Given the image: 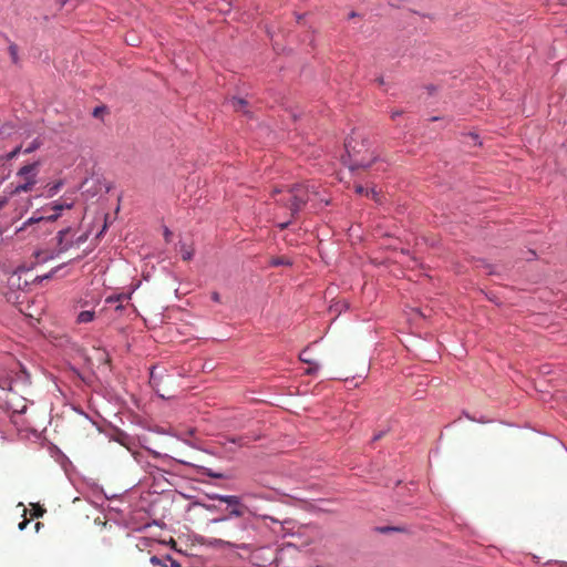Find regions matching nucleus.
<instances>
[{
  "mask_svg": "<svg viewBox=\"0 0 567 567\" xmlns=\"http://www.w3.org/2000/svg\"><path fill=\"white\" fill-rule=\"evenodd\" d=\"M315 190L310 189L309 185L296 184L286 189L274 190L275 200L277 204L287 207L290 212L291 218H295L303 206L311 199V195H316Z\"/></svg>",
  "mask_w": 567,
  "mask_h": 567,
  "instance_id": "nucleus-1",
  "label": "nucleus"
},
{
  "mask_svg": "<svg viewBox=\"0 0 567 567\" xmlns=\"http://www.w3.org/2000/svg\"><path fill=\"white\" fill-rule=\"evenodd\" d=\"M347 164L350 169L365 168L374 162V154L368 140L352 135L344 143Z\"/></svg>",
  "mask_w": 567,
  "mask_h": 567,
  "instance_id": "nucleus-2",
  "label": "nucleus"
},
{
  "mask_svg": "<svg viewBox=\"0 0 567 567\" xmlns=\"http://www.w3.org/2000/svg\"><path fill=\"white\" fill-rule=\"evenodd\" d=\"M73 207V203H66V202H54L51 205H48L42 208L43 213L40 215V212H35L32 217H30L28 220H25L20 228V230L25 229L27 227L38 224H48V223H54L60 216L61 212L63 209H71Z\"/></svg>",
  "mask_w": 567,
  "mask_h": 567,
  "instance_id": "nucleus-3",
  "label": "nucleus"
},
{
  "mask_svg": "<svg viewBox=\"0 0 567 567\" xmlns=\"http://www.w3.org/2000/svg\"><path fill=\"white\" fill-rule=\"evenodd\" d=\"M39 168L40 162H34L20 167L16 174L20 179V183L13 186L11 195H20L22 193L31 192L38 183Z\"/></svg>",
  "mask_w": 567,
  "mask_h": 567,
  "instance_id": "nucleus-4",
  "label": "nucleus"
},
{
  "mask_svg": "<svg viewBox=\"0 0 567 567\" xmlns=\"http://www.w3.org/2000/svg\"><path fill=\"white\" fill-rule=\"evenodd\" d=\"M76 231L73 227L68 226L56 234V254H63L74 247Z\"/></svg>",
  "mask_w": 567,
  "mask_h": 567,
  "instance_id": "nucleus-5",
  "label": "nucleus"
},
{
  "mask_svg": "<svg viewBox=\"0 0 567 567\" xmlns=\"http://www.w3.org/2000/svg\"><path fill=\"white\" fill-rule=\"evenodd\" d=\"M210 498L233 506V509L230 511V516L241 517L245 514V506L240 504V499L236 495L215 494L210 496Z\"/></svg>",
  "mask_w": 567,
  "mask_h": 567,
  "instance_id": "nucleus-6",
  "label": "nucleus"
},
{
  "mask_svg": "<svg viewBox=\"0 0 567 567\" xmlns=\"http://www.w3.org/2000/svg\"><path fill=\"white\" fill-rule=\"evenodd\" d=\"M229 103L231 104V107L236 112H243L244 114H248L247 111V101L240 97H233Z\"/></svg>",
  "mask_w": 567,
  "mask_h": 567,
  "instance_id": "nucleus-7",
  "label": "nucleus"
},
{
  "mask_svg": "<svg viewBox=\"0 0 567 567\" xmlns=\"http://www.w3.org/2000/svg\"><path fill=\"white\" fill-rule=\"evenodd\" d=\"M300 360L305 363H308L309 364V368L307 369V374H312L315 373L318 369H319V365L313 362L309 357H308V351L307 350H303L300 355H299Z\"/></svg>",
  "mask_w": 567,
  "mask_h": 567,
  "instance_id": "nucleus-8",
  "label": "nucleus"
},
{
  "mask_svg": "<svg viewBox=\"0 0 567 567\" xmlns=\"http://www.w3.org/2000/svg\"><path fill=\"white\" fill-rule=\"evenodd\" d=\"M94 316H95L94 311L84 310L78 315L76 321L79 323H89V322L93 321Z\"/></svg>",
  "mask_w": 567,
  "mask_h": 567,
  "instance_id": "nucleus-9",
  "label": "nucleus"
},
{
  "mask_svg": "<svg viewBox=\"0 0 567 567\" xmlns=\"http://www.w3.org/2000/svg\"><path fill=\"white\" fill-rule=\"evenodd\" d=\"M62 186H63V182L62 181H56L54 183L48 184V196L49 197L55 196L59 193V190L61 189Z\"/></svg>",
  "mask_w": 567,
  "mask_h": 567,
  "instance_id": "nucleus-10",
  "label": "nucleus"
},
{
  "mask_svg": "<svg viewBox=\"0 0 567 567\" xmlns=\"http://www.w3.org/2000/svg\"><path fill=\"white\" fill-rule=\"evenodd\" d=\"M181 255H182V259L183 260L188 261L194 256V249L188 247V246H186V245H183L181 247Z\"/></svg>",
  "mask_w": 567,
  "mask_h": 567,
  "instance_id": "nucleus-11",
  "label": "nucleus"
},
{
  "mask_svg": "<svg viewBox=\"0 0 567 567\" xmlns=\"http://www.w3.org/2000/svg\"><path fill=\"white\" fill-rule=\"evenodd\" d=\"M45 513V509L39 505V504H32V511H31V516L32 517H35V518H39V517H42Z\"/></svg>",
  "mask_w": 567,
  "mask_h": 567,
  "instance_id": "nucleus-12",
  "label": "nucleus"
},
{
  "mask_svg": "<svg viewBox=\"0 0 567 567\" xmlns=\"http://www.w3.org/2000/svg\"><path fill=\"white\" fill-rule=\"evenodd\" d=\"M150 561L153 566H159V567H168L167 565V560H165V557L164 558H159L157 556H152L150 558Z\"/></svg>",
  "mask_w": 567,
  "mask_h": 567,
  "instance_id": "nucleus-13",
  "label": "nucleus"
},
{
  "mask_svg": "<svg viewBox=\"0 0 567 567\" xmlns=\"http://www.w3.org/2000/svg\"><path fill=\"white\" fill-rule=\"evenodd\" d=\"M41 143L38 141V140H34L25 150H24V153L25 154H30L32 152H34L35 150H38L40 147Z\"/></svg>",
  "mask_w": 567,
  "mask_h": 567,
  "instance_id": "nucleus-14",
  "label": "nucleus"
},
{
  "mask_svg": "<svg viewBox=\"0 0 567 567\" xmlns=\"http://www.w3.org/2000/svg\"><path fill=\"white\" fill-rule=\"evenodd\" d=\"M9 52L12 58V61L17 62L18 61V47L16 44H11L9 47Z\"/></svg>",
  "mask_w": 567,
  "mask_h": 567,
  "instance_id": "nucleus-15",
  "label": "nucleus"
},
{
  "mask_svg": "<svg viewBox=\"0 0 567 567\" xmlns=\"http://www.w3.org/2000/svg\"><path fill=\"white\" fill-rule=\"evenodd\" d=\"M20 151H21V146L16 147L12 152H10L6 156H3L4 162L13 159L20 153Z\"/></svg>",
  "mask_w": 567,
  "mask_h": 567,
  "instance_id": "nucleus-16",
  "label": "nucleus"
},
{
  "mask_svg": "<svg viewBox=\"0 0 567 567\" xmlns=\"http://www.w3.org/2000/svg\"><path fill=\"white\" fill-rule=\"evenodd\" d=\"M74 240H75L74 246L80 247L82 244H84L87 240V235L86 234L80 235V236L75 237Z\"/></svg>",
  "mask_w": 567,
  "mask_h": 567,
  "instance_id": "nucleus-17",
  "label": "nucleus"
},
{
  "mask_svg": "<svg viewBox=\"0 0 567 567\" xmlns=\"http://www.w3.org/2000/svg\"><path fill=\"white\" fill-rule=\"evenodd\" d=\"M272 265L274 266L291 265V262L288 259L284 258V257H278V258L272 260Z\"/></svg>",
  "mask_w": 567,
  "mask_h": 567,
  "instance_id": "nucleus-18",
  "label": "nucleus"
},
{
  "mask_svg": "<svg viewBox=\"0 0 567 567\" xmlns=\"http://www.w3.org/2000/svg\"><path fill=\"white\" fill-rule=\"evenodd\" d=\"M354 190L359 195L369 196V189L363 187L362 185H355Z\"/></svg>",
  "mask_w": 567,
  "mask_h": 567,
  "instance_id": "nucleus-19",
  "label": "nucleus"
},
{
  "mask_svg": "<svg viewBox=\"0 0 567 567\" xmlns=\"http://www.w3.org/2000/svg\"><path fill=\"white\" fill-rule=\"evenodd\" d=\"M165 560L171 564V567H182L181 564L169 555L165 556Z\"/></svg>",
  "mask_w": 567,
  "mask_h": 567,
  "instance_id": "nucleus-20",
  "label": "nucleus"
},
{
  "mask_svg": "<svg viewBox=\"0 0 567 567\" xmlns=\"http://www.w3.org/2000/svg\"><path fill=\"white\" fill-rule=\"evenodd\" d=\"M37 258L41 261H47L48 259L52 258V256H49L47 252L44 251H40L37 254Z\"/></svg>",
  "mask_w": 567,
  "mask_h": 567,
  "instance_id": "nucleus-21",
  "label": "nucleus"
},
{
  "mask_svg": "<svg viewBox=\"0 0 567 567\" xmlns=\"http://www.w3.org/2000/svg\"><path fill=\"white\" fill-rule=\"evenodd\" d=\"M12 128H13L12 126L4 125V126H2V127L0 128V134H8V135H9V134L11 133L10 131H11Z\"/></svg>",
  "mask_w": 567,
  "mask_h": 567,
  "instance_id": "nucleus-22",
  "label": "nucleus"
},
{
  "mask_svg": "<svg viewBox=\"0 0 567 567\" xmlns=\"http://www.w3.org/2000/svg\"><path fill=\"white\" fill-rule=\"evenodd\" d=\"M28 524H29V520H28L27 518H24V519L19 524V526H18V527H19V529H20V530H23V529L27 527V525H28Z\"/></svg>",
  "mask_w": 567,
  "mask_h": 567,
  "instance_id": "nucleus-23",
  "label": "nucleus"
},
{
  "mask_svg": "<svg viewBox=\"0 0 567 567\" xmlns=\"http://www.w3.org/2000/svg\"><path fill=\"white\" fill-rule=\"evenodd\" d=\"M402 114V111H393L391 113V118L392 120H395L398 116H400Z\"/></svg>",
  "mask_w": 567,
  "mask_h": 567,
  "instance_id": "nucleus-24",
  "label": "nucleus"
},
{
  "mask_svg": "<svg viewBox=\"0 0 567 567\" xmlns=\"http://www.w3.org/2000/svg\"><path fill=\"white\" fill-rule=\"evenodd\" d=\"M377 195H378V193L375 192L374 188L369 189V196H371L372 198L377 199Z\"/></svg>",
  "mask_w": 567,
  "mask_h": 567,
  "instance_id": "nucleus-25",
  "label": "nucleus"
},
{
  "mask_svg": "<svg viewBox=\"0 0 567 567\" xmlns=\"http://www.w3.org/2000/svg\"><path fill=\"white\" fill-rule=\"evenodd\" d=\"M212 299H213L214 301L218 302V301H219V295H218L217 292H214V293L212 295Z\"/></svg>",
  "mask_w": 567,
  "mask_h": 567,
  "instance_id": "nucleus-26",
  "label": "nucleus"
},
{
  "mask_svg": "<svg viewBox=\"0 0 567 567\" xmlns=\"http://www.w3.org/2000/svg\"><path fill=\"white\" fill-rule=\"evenodd\" d=\"M289 223H290V220L285 221V223H282V224H279V227H280L281 229H284V228H286V227L289 225Z\"/></svg>",
  "mask_w": 567,
  "mask_h": 567,
  "instance_id": "nucleus-27",
  "label": "nucleus"
},
{
  "mask_svg": "<svg viewBox=\"0 0 567 567\" xmlns=\"http://www.w3.org/2000/svg\"><path fill=\"white\" fill-rule=\"evenodd\" d=\"M101 111H102V110H101L100 107H96V109L94 110V112H93V115H94V116H99V114H100V112H101Z\"/></svg>",
  "mask_w": 567,
  "mask_h": 567,
  "instance_id": "nucleus-28",
  "label": "nucleus"
},
{
  "mask_svg": "<svg viewBox=\"0 0 567 567\" xmlns=\"http://www.w3.org/2000/svg\"><path fill=\"white\" fill-rule=\"evenodd\" d=\"M354 17H357V12H354V11L350 12V14H349V19H352V18H354Z\"/></svg>",
  "mask_w": 567,
  "mask_h": 567,
  "instance_id": "nucleus-29",
  "label": "nucleus"
},
{
  "mask_svg": "<svg viewBox=\"0 0 567 567\" xmlns=\"http://www.w3.org/2000/svg\"><path fill=\"white\" fill-rule=\"evenodd\" d=\"M4 164V157L0 156V167Z\"/></svg>",
  "mask_w": 567,
  "mask_h": 567,
  "instance_id": "nucleus-30",
  "label": "nucleus"
},
{
  "mask_svg": "<svg viewBox=\"0 0 567 567\" xmlns=\"http://www.w3.org/2000/svg\"><path fill=\"white\" fill-rule=\"evenodd\" d=\"M7 200H0V209L6 205Z\"/></svg>",
  "mask_w": 567,
  "mask_h": 567,
  "instance_id": "nucleus-31",
  "label": "nucleus"
},
{
  "mask_svg": "<svg viewBox=\"0 0 567 567\" xmlns=\"http://www.w3.org/2000/svg\"><path fill=\"white\" fill-rule=\"evenodd\" d=\"M59 1H60V4H61V6H64V4H66V2H68L69 0H59Z\"/></svg>",
  "mask_w": 567,
  "mask_h": 567,
  "instance_id": "nucleus-32",
  "label": "nucleus"
},
{
  "mask_svg": "<svg viewBox=\"0 0 567 567\" xmlns=\"http://www.w3.org/2000/svg\"><path fill=\"white\" fill-rule=\"evenodd\" d=\"M168 236H171V233H169V230H167V229H166V230H165V237H166V239L168 238Z\"/></svg>",
  "mask_w": 567,
  "mask_h": 567,
  "instance_id": "nucleus-33",
  "label": "nucleus"
},
{
  "mask_svg": "<svg viewBox=\"0 0 567 567\" xmlns=\"http://www.w3.org/2000/svg\"><path fill=\"white\" fill-rule=\"evenodd\" d=\"M240 440H241V439H231L230 441H231L233 443H238Z\"/></svg>",
  "mask_w": 567,
  "mask_h": 567,
  "instance_id": "nucleus-34",
  "label": "nucleus"
},
{
  "mask_svg": "<svg viewBox=\"0 0 567 567\" xmlns=\"http://www.w3.org/2000/svg\"><path fill=\"white\" fill-rule=\"evenodd\" d=\"M40 526H41V523H37V524H35V528H37V530H39Z\"/></svg>",
  "mask_w": 567,
  "mask_h": 567,
  "instance_id": "nucleus-35",
  "label": "nucleus"
},
{
  "mask_svg": "<svg viewBox=\"0 0 567 567\" xmlns=\"http://www.w3.org/2000/svg\"><path fill=\"white\" fill-rule=\"evenodd\" d=\"M382 434H378L374 436V440H379L381 437Z\"/></svg>",
  "mask_w": 567,
  "mask_h": 567,
  "instance_id": "nucleus-36",
  "label": "nucleus"
}]
</instances>
